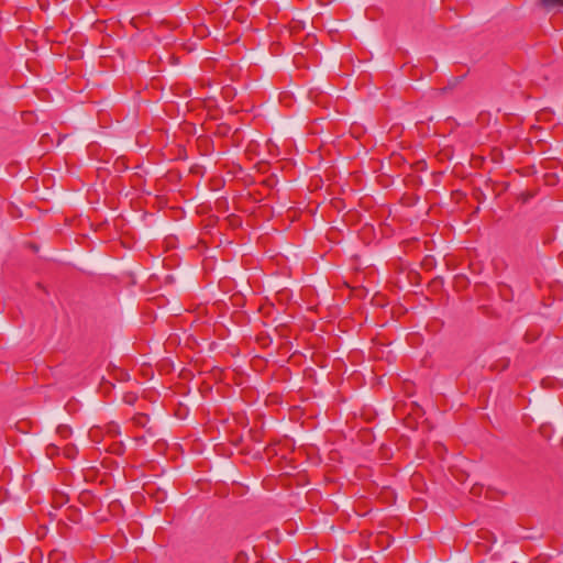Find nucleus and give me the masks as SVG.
I'll list each match as a JSON object with an SVG mask.
<instances>
[{
    "instance_id": "obj_1",
    "label": "nucleus",
    "mask_w": 563,
    "mask_h": 563,
    "mask_svg": "<svg viewBox=\"0 0 563 563\" xmlns=\"http://www.w3.org/2000/svg\"><path fill=\"white\" fill-rule=\"evenodd\" d=\"M88 435L92 442L99 443L106 437L104 429H103V427L93 426L90 428Z\"/></svg>"
},
{
    "instance_id": "obj_2",
    "label": "nucleus",
    "mask_w": 563,
    "mask_h": 563,
    "mask_svg": "<svg viewBox=\"0 0 563 563\" xmlns=\"http://www.w3.org/2000/svg\"><path fill=\"white\" fill-rule=\"evenodd\" d=\"M103 429H104L106 437H108L110 439H114L115 437H118L120 434V428L114 422L107 423L103 427Z\"/></svg>"
},
{
    "instance_id": "obj_3",
    "label": "nucleus",
    "mask_w": 563,
    "mask_h": 563,
    "mask_svg": "<svg viewBox=\"0 0 563 563\" xmlns=\"http://www.w3.org/2000/svg\"><path fill=\"white\" fill-rule=\"evenodd\" d=\"M540 4L544 9L550 10L558 7H563V0H540Z\"/></svg>"
},
{
    "instance_id": "obj_4",
    "label": "nucleus",
    "mask_w": 563,
    "mask_h": 563,
    "mask_svg": "<svg viewBox=\"0 0 563 563\" xmlns=\"http://www.w3.org/2000/svg\"><path fill=\"white\" fill-rule=\"evenodd\" d=\"M133 422L139 427H145L148 422V416L145 413H137L133 417Z\"/></svg>"
},
{
    "instance_id": "obj_5",
    "label": "nucleus",
    "mask_w": 563,
    "mask_h": 563,
    "mask_svg": "<svg viewBox=\"0 0 563 563\" xmlns=\"http://www.w3.org/2000/svg\"><path fill=\"white\" fill-rule=\"evenodd\" d=\"M57 434L62 438V439H67L70 437L71 434V429L68 427V426H65V424H60L57 427Z\"/></svg>"
},
{
    "instance_id": "obj_6",
    "label": "nucleus",
    "mask_w": 563,
    "mask_h": 563,
    "mask_svg": "<svg viewBox=\"0 0 563 563\" xmlns=\"http://www.w3.org/2000/svg\"><path fill=\"white\" fill-rule=\"evenodd\" d=\"M64 455L68 459H75L77 449L74 445L67 444L63 449Z\"/></svg>"
},
{
    "instance_id": "obj_7",
    "label": "nucleus",
    "mask_w": 563,
    "mask_h": 563,
    "mask_svg": "<svg viewBox=\"0 0 563 563\" xmlns=\"http://www.w3.org/2000/svg\"><path fill=\"white\" fill-rule=\"evenodd\" d=\"M58 453H59V448H58V445H56V444H49V445H47V448H46V454H47L48 456H54V455H57Z\"/></svg>"
},
{
    "instance_id": "obj_8",
    "label": "nucleus",
    "mask_w": 563,
    "mask_h": 563,
    "mask_svg": "<svg viewBox=\"0 0 563 563\" xmlns=\"http://www.w3.org/2000/svg\"><path fill=\"white\" fill-rule=\"evenodd\" d=\"M136 395L133 393H128L124 395L123 400L125 404L133 405L136 400Z\"/></svg>"
},
{
    "instance_id": "obj_9",
    "label": "nucleus",
    "mask_w": 563,
    "mask_h": 563,
    "mask_svg": "<svg viewBox=\"0 0 563 563\" xmlns=\"http://www.w3.org/2000/svg\"><path fill=\"white\" fill-rule=\"evenodd\" d=\"M482 487L481 486H473L471 489V493L475 496H478L481 494Z\"/></svg>"
}]
</instances>
